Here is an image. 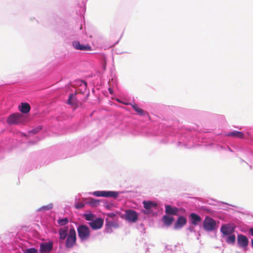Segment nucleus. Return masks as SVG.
Segmentation results:
<instances>
[{
    "label": "nucleus",
    "mask_w": 253,
    "mask_h": 253,
    "mask_svg": "<svg viewBox=\"0 0 253 253\" xmlns=\"http://www.w3.org/2000/svg\"><path fill=\"white\" fill-rule=\"evenodd\" d=\"M77 236L75 229L72 227L70 229L67 237L65 246L67 248H72L76 244Z\"/></svg>",
    "instance_id": "f257e3e1"
},
{
    "label": "nucleus",
    "mask_w": 253,
    "mask_h": 253,
    "mask_svg": "<svg viewBox=\"0 0 253 253\" xmlns=\"http://www.w3.org/2000/svg\"><path fill=\"white\" fill-rule=\"evenodd\" d=\"M78 236L81 241H84L89 238L90 234L88 227L85 225H80L77 228Z\"/></svg>",
    "instance_id": "f03ea898"
},
{
    "label": "nucleus",
    "mask_w": 253,
    "mask_h": 253,
    "mask_svg": "<svg viewBox=\"0 0 253 253\" xmlns=\"http://www.w3.org/2000/svg\"><path fill=\"white\" fill-rule=\"evenodd\" d=\"M203 227L205 230L212 231L215 229L216 222L211 217L207 216L203 222Z\"/></svg>",
    "instance_id": "7ed1b4c3"
},
{
    "label": "nucleus",
    "mask_w": 253,
    "mask_h": 253,
    "mask_svg": "<svg viewBox=\"0 0 253 253\" xmlns=\"http://www.w3.org/2000/svg\"><path fill=\"white\" fill-rule=\"evenodd\" d=\"M22 114L19 113H14L8 116L6 121L9 125L19 124L22 123Z\"/></svg>",
    "instance_id": "20e7f679"
},
{
    "label": "nucleus",
    "mask_w": 253,
    "mask_h": 253,
    "mask_svg": "<svg viewBox=\"0 0 253 253\" xmlns=\"http://www.w3.org/2000/svg\"><path fill=\"white\" fill-rule=\"evenodd\" d=\"M93 195L97 197L117 198L119 195V193L110 191H96L93 193Z\"/></svg>",
    "instance_id": "39448f33"
},
{
    "label": "nucleus",
    "mask_w": 253,
    "mask_h": 253,
    "mask_svg": "<svg viewBox=\"0 0 253 253\" xmlns=\"http://www.w3.org/2000/svg\"><path fill=\"white\" fill-rule=\"evenodd\" d=\"M126 220L130 222H135L138 220L137 212L132 210H126L125 213Z\"/></svg>",
    "instance_id": "423d86ee"
},
{
    "label": "nucleus",
    "mask_w": 253,
    "mask_h": 253,
    "mask_svg": "<svg viewBox=\"0 0 253 253\" xmlns=\"http://www.w3.org/2000/svg\"><path fill=\"white\" fill-rule=\"evenodd\" d=\"M235 226L230 224H223L220 228V231L223 236L232 234L235 231Z\"/></svg>",
    "instance_id": "0eeeda50"
},
{
    "label": "nucleus",
    "mask_w": 253,
    "mask_h": 253,
    "mask_svg": "<svg viewBox=\"0 0 253 253\" xmlns=\"http://www.w3.org/2000/svg\"><path fill=\"white\" fill-rule=\"evenodd\" d=\"M104 220L101 218H97L89 223V226L93 230L100 229L103 225Z\"/></svg>",
    "instance_id": "6e6552de"
},
{
    "label": "nucleus",
    "mask_w": 253,
    "mask_h": 253,
    "mask_svg": "<svg viewBox=\"0 0 253 253\" xmlns=\"http://www.w3.org/2000/svg\"><path fill=\"white\" fill-rule=\"evenodd\" d=\"M53 248V243L49 242L47 243H42L40 245V251L42 253H49Z\"/></svg>",
    "instance_id": "1a4fd4ad"
},
{
    "label": "nucleus",
    "mask_w": 253,
    "mask_h": 253,
    "mask_svg": "<svg viewBox=\"0 0 253 253\" xmlns=\"http://www.w3.org/2000/svg\"><path fill=\"white\" fill-rule=\"evenodd\" d=\"M237 243L239 247L245 248L248 245L249 240L246 236L240 234L237 237Z\"/></svg>",
    "instance_id": "9d476101"
},
{
    "label": "nucleus",
    "mask_w": 253,
    "mask_h": 253,
    "mask_svg": "<svg viewBox=\"0 0 253 253\" xmlns=\"http://www.w3.org/2000/svg\"><path fill=\"white\" fill-rule=\"evenodd\" d=\"M73 47L77 50L91 51V47L89 44H82L78 41H74L72 43Z\"/></svg>",
    "instance_id": "9b49d317"
},
{
    "label": "nucleus",
    "mask_w": 253,
    "mask_h": 253,
    "mask_svg": "<svg viewBox=\"0 0 253 253\" xmlns=\"http://www.w3.org/2000/svg\"><path fill=\"white\" fill-rule=\"evenodd\" d=\"M187 223V219L183 216H179L175 223V229H181Z\"/></svg>",
    "instance_id": "f8f14e48"
},
{
    "label": "nucleus",
    "mask_w": 253,
    "mask_h": 253,
    "mask_svg": "<svg viewBox=\"0 0 253 253\" xmlns=\"http://www.w3.org/2000/svg\"><path fill=\"white\" fill-rule=\"evenodd\" d=\"M67 103L74 108H76L78 106V102L76 95L73 94H71L69 97Z\"/></svg>",
    "instance_id": "ddd939ff"
},
{
    "label": "nucleus",
    "mask_w": 253,
    "mask_h": 253,
    "mask_svg": "<svg viewBox=\"0 0 253 253\" xmlns=\"http://www.w3.org/2000/svg\"><path fill=\"white\" fill-rule=\"evenodd\" d=\"M191 222L192 224L196 225L201 221L202 218L198 214L195 213H191L190 215Z\"/></svg>",
    "instance_id": "4468645a"
},
{
    "label": "nucleus",
    "mask_w": 253,
    "mask_h": 253,
    "mask_svg": "<svg viewBox=\"0 0 253 253\" xmlns=\"http://www.w3.org/2000/svg\"><path fill=\"white\" fill-rule=\"evenodd\" d=\"M68 228L67 226H65L63 228H61L59 231V238L60 239L63 240L68 236Z\"/></svg>",
    "instance_id": "2eb2a0df"
},
{
    "label": "nucleus",
    "mask_w": 253,
    "mask_h": 253,
    "mask_svg": "<svg viewBox=\"0 0 253 253\" xmlns=\"http://www.w3.org/2000/svg\"><path fill=\"white\" fill-rule=\"evenodd\" d=\"M31 109L30 105L28 103H21V106L19 110L23 113H27Z\"/></svg>",
    "instance_id": "dca6fc26"
},
{
    "label": "nucleus",
    "mask_w": 253,
    "mask_h": 253,
    "mask_svg": "<svg viewBox=\"0 0 253 253\" xmlns=\"http://www.w3.org/2000/svg\"><path fill=\"white\" fill-rule=\"evenodd\" d=\"M144 207L146 210H150L153 208H156L157 206V204L151 201H143V202Z\"/></svg>",
    "instance_id": "f3484780"
},
{
    "label": "nucleus",
    "mask_w": 253,
    "mask_h": 253,
    "mask_svg": "<svg viewBox=\"0 0 253 253\" xmlns=\"http://www.w3.org/2000/svg\"><path fill=\"white\" fill-rule=\"evenodd\" d=\"M228 136L242 138L244 137V133L238 131H233L228 134Z\"/></svg>",
    "instance_id": "a211bd4d"
},
{
    "label": "nucleus",
    "mask_w": 253,
    "mask_h": 253,
    "mask_svg": "<svg viewBox=\"0 0 253 253\" xmlns=\"http://www.w3.org/2000/svg\"><path fill=\"white\" fill-rule=\"evenodd\" d=\"M163 221L165 225H169L172 223L173 218L168 215H164L163 217Z\"/></svg>",
    "instance_id": "6ab92c4d"
},
{
    "label": "nucleus",
    "mask_w": 253,
    "mask_h": 253,
    "mask_svg": "<svg viewBox=\"0 0 253 253\" xmlns=\"http://www.w3.org/2000/svg\"><path fill=\"white\" fill-rule=\"evenodd\" d=\"M133 109L140 115L143 116L144 115V111L138 107V106L135 103L131 105Z\"/></svg>",
    "instance_id": "aec40b11"
},
{
    "label": "nucleus",
    "mask_w": 253,
    "mask_h": 253,
    "mask_svg": "<svg viewBox=\"0 0 253 253\" xmlns=\"http://www.w3.org/2000/svg\"><path fill=\"white\" fill-rule=\"evenodd\" d=\"M87 203L92 207H97L100 204V200L90 198Z\"/></svg>",
    "instance_id": "412c9836"
},
{
    "label": "nucleus",
    "mask_w": 253,
    "mask_h": 253,
    "mask_svg": "<svg viewBox=\"0 0 253 253\" xmlns=\"http://www.w3.org/2000/svg\"><path fill=\"white\" fill-rule=\"evenodd\" d=\"M236 237L234 234H231L228 235V237L226 239V242L229 244H234L235 242Z\"/></svg>",
    "instance_id": "4be33fe9"
},
{
    "label": "nucleus",
    "mask_w": 253,
    "mask_h": 253,
    "mask_svg": "<svg viewBox=\"0 0 253 253\" xmlns=\"http://www.w3.org/2000/svg\"><path fill=\"white\" fill-rule=\"evenodd\" d=\"M53 208V205L52 204L50 203L46 206H43L37 210L38 211H49L52 209Z\"/></svg>",
    "instance_id": "5701e85b"
},
{
    "label": "nucleus",
    "mask_w": 253,
    "mask_h": 253,
    "mask_svg": "<svg viewBox=\"0 0 253 253\" xmlns=\"http://www.w3.org/2000/svg\"><path fill=\"white\" fill-rule=\"evenodd\" d=\"M84 217L87 221H92L94 219L95 216L92 213L84 214Z\"/></svg>",
    "instance_id": "b1692460"
},
{
    "label": "nucleus",
    "mask_w": 253,
    "mask_h": 253,
    "mask_svg": "<svg viewBox=\"0 0 253 253\" xmlns=\"http://www.w3.org/2000/svg\"><path fill=\"white\" fill-rule=\"evenodd\" d=\"M68 219L67 218H64L63 219H59L57 220V223L60 226H64L68 223Z\"/></svg>",
    "instance_id": "393cba45"
},
{
    "label": "nucleus",
    "mask_w": 253,
    "mask_h": 253,
    "mask_svg": "<svg viewBox=\"0 0 253 253\" xmlns=\"http://www.w3.org/2000/svg\"><path fill=\"white\" fill-rule=\"evenodd\" d=\"M166 212L167 214H174V209H173L170 206L167 205L166 206Z\"/></svg>",
    "instance_id": "a878e982"
},
{
    "label": "nucleus",
    "mask_w": 253,
    "mask_h": 253,
    "mask_svg": "<svg viewBox=\"0 0 253 253\" xmlns=\"http://www.w3.org/2000/svg\"><path fill=\"white\" fill-rule=\"evenodd\" d=\"M24 253H38V250L34 248H31L28 249H26L24 252Z\"/></svg>",
    "instance_id": "bb28decb"
},
{
    "label": "nucleus",
    "mask_w": 253,
    "mask_h": 253,
    "mask_svg": "<svg viewBox=\"0 0 253 253\" xmlns=\"http://www.w3.org/2000/svg\"><path fill=\"white\" fill-rule=\"evenodd\" d=\"M84 204L83 203H80V202L77 203L75 205V208L77 209H82V208H84Z\"/></svg>",
    "instance_id": "cd10ccee"
},
{
    "label": "nucleus",
    "mask_w": 253,
    "mask_h": 253,
    "mask_svg": "<svg viewBox=\"0 0 253 253\" xmlns=\"http://www.w3.org/2000/svg\"><path fill=\"white\" fill-rule=\"evenodd\" d=\"M250 234L253 236V228H252L249 230ZM252 246L253 247V239L251 240Z\"/></svg>",
    "instance_id": "c85d7f7f"
},
{
    "label": "nucleus",
    "mask_w": 253,
    "mask_h": 253,
    "mask_svg": "<svg viewBox=\"0 0 253 253\" xmlns=\"http://www.w3.org/2000/svg\"><path fill=\"white\" fill-rule=\"evenodd\" d=\"M107 215L108 216L111 217V218H113L116 216V214L113 212L108 213H107Z\"/></svg>",
    "instance_id": "c756f323"
},
{
    "label": "nucleus",
    "mask_w": 253,
    "mask_h": 253,
    "mask_svg": "<svg viewBox=\"0 0 253 253\" xmlns=\"http://www.w3.org/2000/svg\"><path fill=\"white\" fill-rule=\"evenodd\" d=\"M40 129H40H36V130H35V129H33V130H31V131H30V133H32V134H35V133H37V132L39 131V130Z\"/></svg>",
    "instance_id": "7c9ffc66"
},
{
    "label": "nucleus",
    "mask_w": 253,
    "mask_h": 253,
    "mask_svg": "<svg viewBox=\"0 0 253 253\" xmlns=\"http://www.w3.org/2000/svg\"><path fill=\"white\" fill-rule=\"evenodd\" d=\"M109 92L111 93V94H112L113 93V91H112V89L110 88H109Z\"/></svg>",
    "instance_id": "2f4dec72"
},
{
    "label": "nucleus",
    "mask_w": 253,
    "mask_h": 253,
    "mask_svg": "<svg viewBox=\"0 0 253 253\" xmlns=\"http://www.w3.org/2000/svg\"><path fill=\"white\" fill-rule=\"evenodd\" d=\"M174 210H175V214L176 212L177 211V209L175 208Z\"/></svg>",
    "instance_id": "473e14b6"
}]
</instances>
